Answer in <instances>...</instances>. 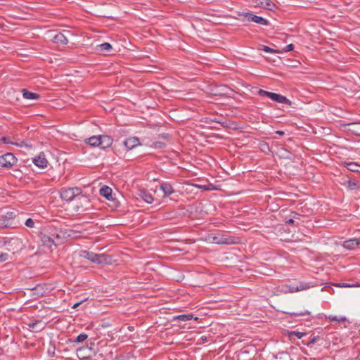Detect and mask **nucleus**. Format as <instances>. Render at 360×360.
<instances>
[{
    "mask_svg": "<svg viewBox=\"0 0 360 360\" xmlns=\"http://www.w3.org/2000/svg\"><path fill=\"white\" fill-rule=\"evenodd\" d=\"M60 198L65 201H71L73 200L79 201H88L87 197L82 193L80 188H62L60 191Z\"/></svg>",
    "mask_w": 360,
    "mask_h": 360,
    "instance_id": "1",
    "label": "nucleus"
},
{
    "mask_svg": "<svg viewBox=\"0 0 360 360\" xmlns=\"http://www.w3.org/2000/svg\"><path fill=\"white\" fill-rule=\"evenodd\" d=\"M80 256L98 264H107L110 262V257L108 255L105 254H96L87 250L82 251Z\"/></svg>",
    "mask_w": 360,
    "mask_h": 360,
    "instance_id": "2",
    "label": "nucleus"
},
{
    "mask_svg": "<svg viewBox=\"0 0 360 360\" xmlns=\"http://www.w3.org/2000/svg\"><path fill=\"white\" fill-rule=\"evenodd\" d=\"M257 94L261 96L269 97L272 101L278 102L279 103H285L288 105H290L292 103L291 101L286 97L276 93H272L263 89H259Z\"/></svg>",
    "mask_w": 360,
    "mask_h": 360,
    "instance_id": "3",
    "label": "nucleus"
},
{
    "mask_svg": "<svg viewBox=\"0 0 360 360\" xmlns=\"http://www.w3.org/2000/svg\"><path fill=\"white\" fill-rule=\"evenodd\" d=\"M96 354L92 347L84 346L77 349V356L81 360L88 359Z\"/></svg>",
    "mask_w": 360,
    "mask_h": 360,
    "instance_id": "4",
    "label": "nucleus"
},
{
    "mask_svg": "<svg viewBox=\"0 0 360 360\" xmlns=\"http://www.w3.org/2000/svg\"><path fill=\"white\" fill-rule=\"evenodd\" d=\"M17 162L16 158L11 153L0 156V166L9 168Z\"/></svg>",
    "mask_w": 360,
    "mask_h": 360,
    "instance_id": "5",
    "label": "nucleus"
},
{
    "mask_svg": "<svg viewBox=\"0 0 360 360\" xmlns=\"http://www.w3.org/2000/svg\"><path fill=\"white\" fill-rule=\"evenodd\" d=\"M208 240L216 244H234L238 243L233 238L226 237L224 235L209 236Z\"/></svg>",
    "mask_w": 360,
    "mask_h": 360,
    "instance_id": "6",
    "label": "nucleus"
},
{
    "mask_svg": "<svg viewBox=\"0 0 360 360\" xmlns=\"http://www.w3.org/2000/svg\"><path fill=\"white\" fill-rule=\"evenodd\" d=\"M248 21L254 22L255 23L262 25H268L269 24V21L260 16L255 15L252 13H245L243 15Z\"/></svg>",
    "mask_w": 360,
    "mask_h": 360,
    "instance_id": "7",
    "label": "nucleus"
},
{
    "mask_svg": "<svg viewBox=\"0 0 360 360\" xmlns=\"http://www.w3.org/2000/svg\"><path fill=\"white\" fill-rule=\"evenodd\" d=\"M69 31L64 30L63 32H59L53 37V41L57 44H67L68 43V37L70 35Z\"/></svg>",
    "mask_w": 360,
    "mask_h": 360,
    "instance_id": "8",
    "label": "nucleus"
},
{
    "mask_svg": "<svg viewBox=\"0 0 360 360\" xmlns=\"http://www.w3.org/2000/svg\"><path fill=\"white\" fill-rule=\"evenodd\" d=\"M100 194L106 198V200L109 201H115L117 200L115 197H113L112 190L108 186H103L100 188L99 191ZM114 195L115 194L114 193Z\"/></svg>",
    "mask_w": 360,
    "mask_h": 360,
    "instance_id": "9",
    "label": "nucleus"
},
{
    "mask_svg": "<svg viewBox=\"0 0 360 360\" xmlns=\"http://www.w3.org/2000/svg\"><path fill=\"white\" fill-rule=\"evenodd\" d=\"M309 285L307 283H300L299 285H290L287 286L288 290H285L286 292L293 293L295 292H299L302 290H304L309 288Z\"/></svg>",
    "mask_w": 360,
    "mask_h": 360,
    "instance_id": "10",
    "label": "nucleus"
},
{
    "mask_svg": "<svg viewBox=\"0 0 360 360\" xmlns=\"http://www.w3.org/2000/svg\"><path fill=\"white\" fill-rule=\"evenodd\" d=\"M32 162L36 166L40 168L46 167L48 164V161L43 153H41L37 157L33 158Z\"/></svg>",
    "mask_w": 360,
    "mask_h": 360,
    "instance_id": "11",
    "label": "nucleus"
},
{
    "mask_svg": "<svg viewBox=\"0 0 360 360\" xmlns=\"http://www.w3.org/2000/svg\"><path fill=\"white\" fill-rule=\"evenodd\" d=\"M100 148L104 149V148H109L110 146H111L112 143V139L110 136H108V135H101L100 136Z\"/></svg>",
    "mask_w": 360,
    "mask_h": 360,
    "instance_id": "12",
    "label": "nucleus"
},
{
    "mask_svg": "<svg viewBox=\"0 0 360 360\" xmlns=\"http://www.w3.org/2000/svg\"><path fill=\"white\" fill-rule=\"evenodd\" d=\"M123 143L127 150H131L139 144V140L136 137H130L126 139Z\"/></svg>",
    "mask_w": 360,
    "mask_h": 360,
    "instance_id": "13",
    "label": "nucleus"
},
{
    "mask_svg": "<svg viewBox=\"0 0 360 360\" xmlns=\"http://www.w3.org/2000/svg\"><path fill=\"white\" fill-rule=\"evenodd\" d=\"M41 242L43 243V245L46 246L49 248H51L52 245H57V242L56 241V240L48 235H43L41 236Z\"/></svg>",
    "mask_w": 360,
    "mask_h": 360,
    "instance_id": "14",
    "label": "nucleus"
},
{
    "mask_svg": "<svg viewBox=\"0 0 360 360\" xmlns=\"http://www.w3.org/2000/svg\"><path fill=\"white\" fill-rule=\"evenodd\" d=\"M257 6L272 11L275 4L270 0H256Z\"/></svg>",
    "mask_w": 360,
    "mask_h": 360,
    "instance_id": "15",
    "label": "nucleus"
},
{
    "mask_svg": "<svg viewBox=\"0 0 360 360\" xmlns=\"http://www.w3.org/2000/svg\"><path fill=\"white\" fill-rule=\"evenodd\" d=\"M347 130L360 136V122H352L347 124Z\"/></svg>",
    "mask_w": 360,
    "mask_h": 360,
    "instance_id": "16",
    "label": "nucleus"
},
{
    "mask_svg": "<svg viewBox=\"0 0 360 360\" xmlns=\"http://www.w3.org/2000/svg\"><path fill=\"white\" fill-rule=\"evenodd\" d=\"M44 323L41 321H37L28 323L29 329L32 330L34 332L40 331L44 328Z\"/></svg>",
    "mask_w": 360,
    "mask_h": 360,
    "instance_id": "17",
    "label": "nucleus"
},
{
    "mask_svg": "<svg viewBox=\"0 0 360 360\" xmlns=\"http://www.w3.org/2000/svg\"><path fill=\"white\" fill-rule=\"evenodd\" d=\"M344 185L347 186L350 190H356L359 187V182L352 179L345 180Z\"/></svg>",
    "mask_w": 360,
    "mask_h": 360,
    "instance_id": "18",
    "label": "nucleus"
},
{
    "mask_svg": "<svg viewBox=\"0 0 360 360\" xmlns=\"http://www.w3.org/2000/svg\"><path fill=\"white\" fill-rule=\"evenodd\" d=\"M22 92L23 98H26V99L36 100L39 98V94H37L36 93L30 92V91H27V89H22Z\"/></svg>",
    "mask_w": 360,
    "mask_h": 360,
    "instance_id": "19",
    "label": "nucleus"
},
{
    "mask_svg": "<svg viewBox=\"0 0 360 360\" xmlns=\"http://www.w3.org/2000/svg\"><path fill=\"white\" fill-rule=\"evenodd\" d=\"M100 136H93L87 139H86L85 142L89 144L91 146H98L100 147Z\"/></svg>",
    "mask_w": 360,
    "mask_h": 360,
    "instance_id": "20",
    "label": "nucleus"
},
{
    "mask_svg": "<svg viewBox=\"0 0 360 360\" xmlns=\"http://www.w3.org/2000/svg\"><path fill=\"white\" fill-rule=\"evenodd\" d=\"M344 248L349 250L354 249L355 248L358 247L359 245H357V239L353 238L348 240L345 241Z\"/></svg>",
    "mask_w": 360,
    "mask_h": 360,
    "instance_id": "21",
    "label": "nucleus"
},
{
    "mask_svg": "<svg viewBox=\"0 0 360 360\" xmlns=\"http://www.w3.org/2000/svg\"><path fill=\"white\" fill-rule=\"evenodd\" d=\"M160 190L164 193V196H168L173 193V188L172 186L167 183L161 184Z\"/></svg>",
    "mask_w": 360,
    "mask_h": 360,
    "instance_id": "22",
    "label": "nucleus"
},
{
    "mask_svg": "<svg viewBox=\"0 0 360 360\" xmlns=\"http://www.w3.org/2000/svg\"><path fill=\"white\" fill-rule=\"evenodd\" d=\"M1 141L4 143H11V144H14V145H16L18 146H20V147H22V146H25V147H29V148H32V146L31 145H28L27 143H25V141H21L20 143H14V142H12L10 141L9 138H7V137H3Z\"/></svg>",
    "mask_w": 360,
    "mask_h": 360,
    "instance_id": "23",
    "label": "nucleus"
},
{
    "mask_svg": "<svg viewBox=\"0 0 360 360\" xmlns=\"http://www.w3.org/2000/svg\"><path fill=\"white\" fill-rule=\"evenodd\" d=\"M193 319L197 320L198 318L194 317L192 314H181L174 317V320L179 319L181 321H188Z\"/></svg>",
    "mask_w": 360,
    "mask_h": 360,
    "instance_id": "24",
    "label": "nucleus"
},
{
    "mask_svg": "<svg viewBox=\"0 0 360 360\" xmlns=\"http://www.w3.org/2000/svg\"><path fill=\"white\" fill-rule=\"evenodd\" d=\"M112 49V46L108 43L105 42L97 46V50L102 52H108Z\"/></svg>",
    "mask_w": 360,
    "mask_h": 360,
    "instance_id": "25",
    "label": "nucleus"
},
{
    "mask_svg": "<svg viewBox=\"0 0 360 360\" xmlns=\"http://www.w3.org/2000/svg\"><path fill=\"white\" fill-rule=\"evenodd\" d=\"M346 167L350 171L360 172V165L356 162H351L346 163Z\"/></svg>",
    "mask_w": 360,
    "mask_h": 360,
    "instance_id": "26",
    "label": "nucleus"
},
{
    "mask_svg": "<svg viewBox=\"0 0 360 360\" xmlns=\"http://www.w3.org/2000/svg\"><path fill=\"white\" fill-rule=\"evenodd\" d=\"M326 318L330 321H338V322H345V321H347V318L345 316H333V315H329V316H326Z\"/></svg>",
    "mask_w": 360,
    "mask_h": 360,
    "instance_id": "27",
    "label": "nucleus"
},
{
    "mask_svg": "<svg viewBox=\"0 0 360 360\" xmlns=\"http://www.w3.org/2000/svg\"><path fill=\"white\" fill-rule=\"evenodd\" d=\"M68 233L67 232H64L63 231H60L59 233H56V235L54 236V239L57 242V245L63 243V240L65 238V235Z\"/></svg>",
    "mask_w": 360,
    "mask_h": 360,
    "instance_id": "28",
    "label": "nucleus"
},
{
    "mask_svg": "<svg viewBox=\"0 0 360 360\" xmlns=\"http://www.w3.org/2000/svg\"><path fill=\"white\" fill-rule=\"evenodd\" d=\"M87 338L88 335L86 333H81L77 337V338L73 342L77 343H81L85 341Z\"/></svg>",
    "mask_w": 360,
    "mask_h": 360,
    "instance_id": "29",
    "label": "nucleus"
},
{
    "mask_svg": "<svg viewBox=\"0 0 360 360\" xmlns=\"http://www.w3.org/2000/svg\"><path fill=\"white\" fill-rule=\"evenodd\" d=\"M288 314L291 316H306L310 315V312L307 310L300 311H293V312H288Z\"/></svg>",
    "mask_w": 360,
    "mask_h": 360,
    "instance_id": "30",
    "label": "nucleus"
},
{
    "mask_svg": "<svg viewBox=\"0 0 360 360\" xmlns=\"http://www.w3.org/2000/svg\"><path fill=\"white\" fill-rule=\"evenodd\" d=\"M306 335L305 333L298 332V331H292L289 333V335L291 337L292 335L296 336L298 339H301Z\"/></svg>",
    "mask_w": 360,
    "mask_h": 360,
    "instance_id": "31",
    "label": "nucleus"
},
{
    "mask_svg": "<svg viewBox=\"0 0 360 360\" xmlns=\"http://www.w3.org/2000/svg\"><path fill=\"white\" fill-rule=\"evenodd\" d=\"M143 200L145 202H152L154 200V198L151 196L150 194L143 193Z\"/></svg>",
    "mask_w": 360,
    "mask_h": 360,
    "instance_id": "32",
    "label": "nucleus"
},
{
    "mask_svg": "<svg viewBox=\"0 0 360 360\" xmlns=\"http://www.w3.org/2000/svg\"><path fill=\"white\" fill-rule=\"evenodd\" d=\"M261 50H263L265 52H267V53H276L278 52L277 51L267 46H264V45H262V48H261Z\"/></svg>",
    "mask_w": 360,
    "mask_h": 360,
    "instance_id": "33",
    "label": "nucleus"
},
{
    "mask_svg": "<svg viewBox=\"0 0 360 360\" xmlns=\"http://www.w3.org/2000/svg\"><path fill=\"white\" fill-rule=\"evenodd\" d=\"M25 225L27 227L32 228V227H34V222L31 218H29L26 220Z\"/></svg>",
    "mask_w": 360,
    "mask_h": 360,
    "instance_id": "34",
    "label": "nucleus"
},
{
    "mask_svg": "<svg viewBox=\"0 0 360 360\" xmlns=\"http://www.w3.org/2000/svg\"><path fill=\"white\" fill-rule=\"evenodd\" d=\"M8 255L7 253L1 252L0 253V262H5L8 260Z\"/></svg>",
    "mask_w": 360,
    "mask_h": 360,
    "instance_id": "35",
    "label": "nucleus"
},
{
    "mask_svg": "<svg viewBox=\"0 0 360 360\" xmlns=\"http://www.w3.org/2000/svg\"><path fill=\"white\" fill-rule=\"evenodd\" d=\"M293 49H294V45L292 44H290L284 48V51H285V52L290 51L293 50Z\"/></svg>",
    "mask_w": 360,
    "mask_h": 360,
    "instance_id": "36",
    "label": "nucleus"
},
{
    "mask_svg": "<svg viewBox=\"0 0 360 360\" xmlns=\"http://www.w3.org/2000/svg\"><path fill=\"white\" fill-rule=\"evenodd\" d=\"M338 285L339 287H342V288H347V287L354 286L353 285H350V284H348V283H339Z\"/></svg>",
    "mask_w": 360,
    "mask_h": 360,
    "instance_id": "37",
    "label": "nucleus"
},
{
    "mask_svg": "<svg viewBox=\"0 0 360 360\" xmlns=\"http://www.w3.org/2000/svg\"><path fill=\"white\" fill-rule=\"evenodd\" d=\"M214 122H217V123H220L223 126H226L227 125V123L226 122H224L222 121L220 119H215L214 120Z\"/></svg>",
    "mask_w": 360,
    "mask_h": 360,
    "instance_id": "38",
    "label": "nucleus"
},
{
    "mask_svg": "<svg viewBox=\"0 0 360 360\" xmlns=\"http://www.w3.org/2000/svg\"><path fill=\"white\" fill-rule=\"evenodd\" d=\"M15 216V214L14 212H11L7 213L6 217L11 219V218L14 217Z\"/></svg>",
    "mask_w": 360,
    "mask_h": 360,
    "instance_id": "39",
    "label": "nucleus"
},
{
    "mask_svg": "<svg viewBox=\"0 0 360 360\" xmlns=\"http://www.w3.org/2000/svg\"><path fill=\"white\" fill-rule=\"evenodd\" d=\"M83 301H81V302H77V303H75L72 306V308L75 309L77 308L78 306H79L81 304V303Z\"/></svg>",
    "mask_w": 360,
    "mask_h": 360,
    "instance_id": "40",
    "label": "nucleus"
},
{
    "mask_svg": "<svg viewBox=\"0 0 360 360\" xmlns=\"http://www.w3.org/2000/svg\"><path fill=\"white\" fill-rule=\"evenodd\" d=\"M316 340H317V337H314V338L311 340V341H310L309 344H314V343L316 342Z\"/></svg>",
    "mask_w": 360,
    "mask_h": 360,
    "instance_id": "41",
    "label": "nucleus"
},
{
    "mask_svg": "<svg viewBox=\"0 0 360 360\" xmlns=\"http://www.w3.org/2000/svg\"><path fill=\"white\" fill-rule=\"evenodd\" d=\"M276 133L280 136H283L284 134V131H276Z\"/></svg>",
    "mask_w": 360,
    "mask_h": 360,
    "instance_id": "42",
    "label": "nucleus"
},
{
    "mask_svg": "<svg viewBox=\"0 0 360 360\" xmlns=\"http://www.w3.org/2000/svg\"><path fill=\"white\" fill-rule=\"evenodd\" d=\"M294 222V220L290 219H288L286 223H288V224H292Z\"/></svg>",
    "mask_w": 360,
    "mask_h": 360,
    "instance_id": "43",
    "label": "nucleus"
},
{
    "mask_svg": "<svg viewBox=\"0 0 360 360\" xmlns=\"http://www.w3.org/2000/svg\"><path fill=\"white\" fill-rule=\"evenodd\" d=\"M356 239H357V245H359V246H360V238H356Z\"/></svg>",
    "mask_w": 360,
    "mask_h": 360,
    "instance_id": "44",
    "label": "nucleus"
},
{
    "mask_svg": "<svg viewBox=\"0 0 360 360\" xmlns=\"http://www.w3.org/2000/svg\"><path fill=\"white\" fill-rule=\"evenodd\" d=\"M264 146L266 147V148H268V149H269V146H268V145L264 144Z\"/></svg>",
    "mask_w": 360,
    "mask_h": 360,
    "instance_id": "45",
    "label": "nucleus"
}]
</instances>
